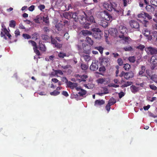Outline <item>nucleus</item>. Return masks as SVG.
Returning <instances> with one entry per match:
<instances>
[{
  "label": "nucleus",
  "mask_w": 157,
  "mask_h": 157,
  "mask_svg": "<svg viewBox=\"0 0 157 157\" xmlns=\"http://www.w3.org/2000/svg\"><path fill=\"white\" fill-rule=\"evenodd\" d=\"M126 28L124 26L120 25L119 27L118 31L122 34L119 35V37L121 39L123 43L128 44L129 43V39H130L128 37L125 36L124 35L126 33Z\"/></svg>",
  "instance_id": "nucleus-1"
},
{
  "label": "nucleus",
  "mask_w": 157,
  "mask_h": 157,
  "mask_svg": "<svg viewBox=\"0 0 157 157\" xmlns=\"http://www.w3.org/2000/svg\"><path fill=\"white\" fill-rule=\"evenodd\" d=\"M2 29H1L0 36L1 37L3 38L5 40H7V38L6 37L8 36L9 39H11V36L9 33V32L6 29L5 26L3 23L1 24Z\"/></svg>",
  "instance_id": "nucleus-2"
},
{
  "label": "nucleus",
  "mask_w": 157,
  "mask_h": 157,
  "mask_svg": "<svg viewBox=\"0 0 157 157\" xmlns=\"http://www.w3.org/2000/svg\"><path fill=\"white\" fill-rule=\"evenodd\" d=\"M116 4L114 2H105L104 3L103 6L105 8L109 11H111L116 6Z\"/></svg>",
  "instance_id": "nucleus-3"
},
{
  "label": "nucleus",
  "mask_w": 157,
  "mask_h": 157,
  "mask_svg": "<svg viewBox=\"0 0 157 157\" xmlns=\"http://www.w3.org/2000/svg\"><path fill=\"white\" fill-rule=\"evenodd\" d=\"M77 90L79 91L77 94V98L78 99H81L82 98V97L86 93V91L81 88L80 86L77 88Z\"/></svg>",
  "instance_id": "nucleus-4"
},
{
  "label": "nucleus",
  "mask_w": 157,
  "mask_h": 157,
  "mask_svg": "<svg viewBox=\"0 0 157 157\" xmlns=\"http://www.w3.org/2000/svg\"><path fill=\"white\" fill-rule=\"evenodd\" d=\"M145 49L147 54L151 55L156 54L157 52V48L154 47H147Z\"/></svg>",
  "instance_id": "nucleus-5"
},
{
  "label": "nucleus",
  "mask_w": 157,
  "mask_h": 157,
  "mask_svg": "<svg viewBox=\"0 0 157 157\" xmlns=\"http://www.w3.org/2000/svg\"><path fill=\"white\" fill-rule=\"evenodd\" d=\"M98 61L96 60H93L90 67L91 70L95 71L98 68Z\"/></svg>",
  "instance_id": "nucleus-6"
},
{
  "label": "nucleus",
  "mask_w": 157,
  "mask_h": 157,
  "mask_svg": "<svg viewBox=\"0 0 157 157\" xmlns=\"http://www.w3.org/2000/svg\"><path fill=\"white\" fill-rule=\"evenodd\" d=\"M29 43H31L32 45L34 46L33 48L34 52L38 56L40 55V52L39 51L37 50L36 43L33 40H29Z\"/></svg>",
  "instance_id": "nucleus-7"
},
{
  "label": "nucleus",
  "mask_w": 157,
  "mask_h": 157,
  "mask_svg": "<svg viewBox=\"0 0 157 157\" xmlns=\"http://www.w3.org/2000/svg\"><path fill=\"white\" fill-rule=\"evenodd\" d=\"M92 30L96 32L94 34V37L95 38H99L100 37L101 34L99 32H101V30L99 29L95 28L93 29Z\"/></svg>",
  "instance_id": "nucleus-8"
},
{
  "label": "nucleus",
  "mask_w": 157,
  "mask_h": 157,
  "mask_svg": "<svg viewBox=\"0 0 157 157\" xmlns=\"http://www.w3.org/2000/svg\"><path fill=\"white\" fill-rule=\"evenodd\" d=\"M67 85L68 87L70 88L71 89L75 88L77 90V88H78V85L77 83L75 82H72L70 81L67 82Z\"/></svg>",
  "instance_id": "nucleus-9"
},
{
  "label": "nucleus",
  "mask_w": 157,
  "mask_h": 157,
  "mask_svg": "<svg viewBox=\"0 0 157 157\" xmlns=\"http://www.w3.org/2000/svg\"><path fill=\"white\" fill-rule=\"evenodd\" d=\"M51 42L52 44L55 45V46L57 48H60L62 47V44L59 43H57L56 40L53 39L51 36Z\"/></svg>",
  "instance_id": "nucleus-10"
},
{
  "label": "nucleus",
  "mask_w": 157,
  "mask_h": 157,
  "mask_svg": "<svg viewBox=\"0 0 157 157\" xmlns=\"http://www.w3.org/2000/svg\"><path fill=\"white\" fill-rule=\"evenodd\" d=\"M104 19L107 21H111L112 20V17L107 12L104 11Z\"/></svg>",
  "instance_id": "nucleus-11"
},
{
  "label": "nucleus",
  "mask_w": 157,
  "mask_h": 157,
  "mask_svg": "<svg viewBox=\"0 0 157 157\" xmlns=\"http://www.w3.org/2000/svg\"><path fill=\"white\" fill-rule=\"evenodd\" d=\"M130 25L132 28L138 29L139 27V25L138 23L134 21H131L130 22Z\"/></svg>",
  "instance_id": "nucleus-12"
},
{
  "label": "nucleus",
  "mask_w": 157,
  "mask_h": 157,
  "mask_svg": "<svg viewBox=\"0 0 157 157\" xmlns=\"http://www.w3.org/2000/svg\"><path fill=\"white\" fill-rule=\"evenodd\" d=\"M134 76V74L132 71H130L128 73H125L124 75V78L128 80L130 78H132Z\"/></svg>",
  "instance_id": "nucleus-13"
},
{
  "label": "nucleus",
  "mask_w": 157,
  "mask_h": 157,
  "mask_svg": "<svg viewBox=\"0 0 157 157\" xmlns=\"http://www.w3.org/2000/svg\"><path fill=\"white\" fill-rule=\"evenodd\" d=\"M105 103V101L102 99L97 100L95 101L94 105L96 106H99L103 105Z\"/></svg>",
  "instance_id": "nucleus-14"
},
{
  "label": "nucleus",
  "mask_w": 157,
  "mask_h": 157,
  "mask_svg": "<svg viewBox=\"0 0 157 157\" xmlns=\"http://www.w3.org/2000/svg\"><path fill=\"white\" fill-rule=\"evenodd\" d=\"M151 63L153 65H155L157 63V55H154L151 57Z\"/></svg>",
  "instance_id": "nucleus-15"
},
{
  "label": "nucleus",
  "mask_w": 157,
  "mask_h": 157,
  "mask_svg": "<svg viewBox=\"0 0 157 157\" xmlns=\"http://www.w3.org/2000/svg\"><path fill=\"white\" fill-rule=\"evenodd\" d=\"M130 89L131 92L134 94L136 93L139 90V88L134 85L131 86Z\"/></svg>",
  "instance_id": "nucleus-16"
},
{
  "label": "nucleus",
  "mask_w": 157,
  "mask_h": 157,
  "mask_svg": "<svg viewBox=\"0 0 157 157\" xmlns=\"http://www.w3.org/2000/svg\"><path fill=\"white\" fill-rule=\"evenodd\" d=\"M88 78V76L86 75H81L79 78L77 79V80L79 81V82H81L82 81H85L86 78Z\"/></svg>",
  "instance_id": "nucleus-17"
},
{
  "label": "nucleus",
  "mask_w": 157,
  "mask_h": 157,
  "mask_svg": "<svg viewBox=\"0 0 157 157\" xmlns=\"http://www.w3.org/2000/svg\"><path fill=\"white\" fill-rule=\"evenodd\" d=\"M39 48L41 51H45L46 50V47L45 45L42 44L41 41H39Z\"/></svg>",
  "instance_id": "nucleus-18"
},
{
  "label": "nucleus",
  "mask_w": 157,
  "mask_h": 157,
  "mask_svg": "<svg viewBox=\"0 0 157 157\" xmlns=\"http://www.w3.org/2000/svg\"><path fill=\"white\" fill-rule=\"evenodd\" d=\"M82 33L85 36L91 35L92 33L91 32L87 30H83L81 31Z\"/></svg>",
  "instance_id": "nucleus-19"
},
{
  "label": "nucleus",
  "mask_w": 157,
  "mask_h": 157,
  "mask_svg": "<svg viewBox=\"0 0 157 157\" xmlns=\"http://www.w3.org/2000/svg\"><path fill=\"white\" fill-rule=\"evenodd\" d=\"M113 10L115 12V13L116 14L117 16H122L123 14V12L122 10H117L114 8Z\"/></svg>",
  "instance_id": "nucleus-20"
},
{
  "label": "nucleus",
  "mask_w": 157,
  "mask_h": 157,
  "mask_svg": "<svg viewBox=\"0 0 157 157\" xmlns=\"http://www.w3.org/2000/svg\"><path fill=\"white\" fill-rule=\"evenodd\" d=\"M79 21L81 23H84L86 22V19L83 16H79L78 18Z\"/></svg>",
  "instance_id": "nucleus-21"
},
{
  "label": "nucleus",
  "mask_w": 157,
  "mask_h": 157,
  "mask_svg": "<svg viewBox=\"0 0 157 157\" xmlns=\"http://www.w3.org/2000/svg\"><path fill=\"white\" fill-rule=\"evenodd\" d=\"M145 70V67L144 66H141V70L139 71V75L142 76Z\"/></svg>",
  "instance_id": "nucleus-22"
},
{
  "label": "nucleus",
  "mask_w": 157,
  "mask_h": 157,
  "mask_svg": "<svg viewBox=\"0 0 157 157\" xmlns=\"http://www.w3.org/2000/svg\"><path fill=\"white\" fill-rule=\"evenodd\" d=\"M116 102V100L114 98H112L109 101L108 104L110 105H112L115 104Z\"/></svg>",
  "instance_id": "nucleus-23"
},
{
  "label": "nucleus",
  "mask_w": 157,
  "mask_h": 157,
  "mask_svg": "<svg viewBox=\"0 0 157 157\" xmlns=\"http://www.w3.org/2000/svg\"><path fill=\"white\" fill-rule=\"evenodd\" d=\"M146 9L148 12H151L154 10V8L151 5L147 6L145 7Z\"/></svg>",
  "instance_id": "nucleus-24"
},
{
  "label": "nucleus",
  "mask_w": 157,
  "mask_h": 157,
  "mask_svg": "<svg viewBox=\"0 0 157 157\" xmlns=\"http://www.w3.org/2000/svg\"><path fill=\"white\" fill-rule=\"evenodd\" d=\"M84 86L87 89H91L94 87V85L93 83H89L87 84L84 85Z\"/></svg>",
  "instance_id": "nucleus-25"
},
{
  "label": "nucleus",
  "mask_w": 157,
  "mask_h": 157,
  "mask_svg": "<svg viewBox=\"0 0 157 157\" xmlns=\"http://www.w3.org/2000/svg\"><path fill=\"white\" fill-rule=\"evenodd\" d=\"M56 29L58 31H61L62 29V25L60 23L56 24L55 26Z\"/></svg>",
  "instance_id": "nucleus-26"
},
{
  "label": "nucleus",
  "mask_w": 157,
  "mask_h": 157,
  "mask_svg": "<svg viewBox=\"0 0 157 157\" xmlns=\"http://www.w3.org/2000/svg\"><path fill=\"white\" fill-rule=\"evenodd\" d=\"M132 83V82H129L127 81L126 82H125L124 83H123V84L122 85V87H127L128 86H129L131 85Z\"/></svg>",
  "instance_id": "nucleus-27"
},
{
  "label": "nucleus",
  "mask_w": 157,
  "mask_h": 157,
  "mask_svg": "<svg viewBox=\"0 0 157 157\" xmlns=\"http://www.w3.org/2000/svg\"><path fill=\"white\" fill-rule=\"evenodd\" d=\"M86 41L87 43L90 45H93V41L91 38L89 37H87L86 39Z\"/></svg>",
  "instance_id": "nucleus-28"
},
{
  "label": "nucleus",
  "mask_w": 157,
  "mask_h": 157,
  "mask_svg": "<svg viewBox=\"0 0 157 157\" xmlns=\"http://www.w3.org/2000/svg\"><path fill=\"white\" fill-rule=\"evenodd\" d=\"M16 22L12 20L10 21L9 26L10 27L14 28Z\"/></svg>",
  "instance_id": "nucleus-29"
},
{
  "label": "nucleus",
  "mask_w": 157,
  "mask_h": 157,
  "mask_svg": "<svg viewBox=\"0 0 157 157\" xmlns=\"http://www.w3.org/2000/svg\"><path fill=\"white\" fill-rule=\"evenodd\" d=\"M145 14L146 13L142 12L141 13H139L137 15L138 18H142L145 19Z\"/></svg>",
  "instance_id": "nucleus-30"
},
{
  "label": "nucleus",
  "mask_w": 157,
  "mask_h": 157,
  "mask_svg": "<svg viewBox=\"0 0 157 157\" xmlns=\"http://www.w3.org/2000/svg\"><path fill=\"white\" fill-rule=\"evenodd\" d=\"M94 49L98 50L101 54L103 53V48L101 46L96 47L94 48Z\"/></svg>",
  "instance_id": "nucleus-31"
},
{
  "label": "nucleus",
  "mask_w": 157,
  "mask_h": 157,
  "mask_svg": "<svg viewBox=\"0 0 157 157\" xmlns=\"http://www.w3.org/2000/svg\"><path fill=\"white\" fill-rule=\"evenodd\" d=\"M87 20L91 22H95L94 17L93 16H91L89 17H86Z\"/></svg>",
  "instance_id": "nucleus-32"
},
{
  "label": "nucleus",
  "mask_w": 157,
  "mask_h": 157,
  "mask_svg": "<svg viewBox=\"0 0 157 157\" xmlns=\"http://www.w3.org/2000/svg\"><path fill=\"white\" fill-rule=\"evenodd\" d=\"M56 73L57 74V76L59 77V75H63V72L60 70H56Z\"/></svg>",
  "instance_id": "nucleus-33"
},
{
  "label": "nucleus",
  "mask_w": 157,
  "mask_h": 157,
  "mask_svg": "<svg viewBox=\"0 0 157 157\" xmlns=\"http://www.w3.org/2000/svg\"><path fill=\"white\" fill-rule=\"evenodd\" d=\"M60 94V92L59 91H57L56 90L52 92H51L50 93V94L51 95L56 96H57Z\"/></svg>",
  "instance_id": "nucleus-34"
},
{
  "label": "nucleus",
  "mask_w": 157,
  "mask_h": 157,
  "mask_svg": "<svg viewBox=\"0 0 157 157\" xmlns=\"http://www.w3.org/2000/svg\"><path fill=\"white\" fill-rule=\"evenodd\" d=\"M81 67L82 70H86L87 69L88 66L86 64L82 63L81 65Z\"/></svg>",
  "instance_id": "nucleus-35"
},
{
  "label": "nucleus",
  "mask_w": 157,
  "mask_h": 157,
  "mask_svg": "<svg viewBox=\"0 0 157 157\" xmlns=\"http://www.w3.org/2000/svg\"><path fill=\"white\" fill-rule=\"evenodd\" d=\"M105 79L103 78H99L97 80V82L98 83L102 84L105 82Z\"/></svg>",
  "instance_id": "nucleus-36"
},
{
  "label": "nucleus",
  "mask_w": 157,
  "mask_h": 157,
  "mask_svg": "<svg viewBox=\"0 0 157 157\" xmlns=\"http://www.w3.org/2000/svg\"><path fill=\"white\" fill-rule=\"evenodd\" d=\"M151 79L154 82L157 83V75H152L151 77Z\"/></svg>",
  "instance_id": "nucleus-37"
},
{
  "label": "nucleus",
  "mask_w": 157,
  "mask_h": 157,
  "mask_svg": "<svg viewBox=\"0 0 157 157\" xmlns=\"http://www.w3.org/2000/svg\"><path fill=\"white\" fill-rule=\"evenodd\" d=\"M128 60L132 63H134L136 61V58L134 56H130L128 58Z\"/></svg>",
  "instance_id": "nucleus-38"
},
{
  "label": "nucleus",
  "mask_w": 157,
  "mask_h": 157,
  "mask_svg": "<svg viewBox=\"0 0 157 157\" xmlns=\"http://www.w3.org/2000/svg\"><path fill=\"white\" fill-rule=\"evenodd\" d=\"M72 17L76 21L78 17V14L76 13H73L72 15Z\"/></svg>",
  "instance_id": "nucleus-39"
},
{
  "label": "nucleus",
  "mask_w": 157,
  "mask_h": 157,
  "mask_svg": "<svg viewBox=\"0 0 157 157\" xmlns=\"http://www.w3.org/2000/svg\"><path fill=\"white\" fill-rule=\"evenodd\" d=\"M123 67L125 70H128L130 68L131 66L129 64L126 63L124 65Z\"/></svg>",
  "instance_id": "nucleus-40"
},
{
  "label": "nucleus",
  "mask_w": 157,
  "mask_h": 157,
  "mask_svg": "<svg viewBox=\"0 0 157 157\" xmlns=\"http://www.w3.org/2000/svg\"><path fill=\"white\" fill-rule=\"evenodd\" d=\"M83 57L86 61H88L91 59V57L87 55L83 56Z\"/></svg>",
  "instance_id": "nucleus-41"
},
{
  "label": "nucleus",
  "mask_w": 157,
  "mask_h": 157,
  "mask_svg": "<svg viewBox=\"0 0 157 157\" xmlns=\"http://www.w3.org/2000/svg\"><path fill=\"white\" fill-rule=\"evenodd\" d=\"M150 3L152 5L157 6V0H151Z\"/></svg>",
  "instance_id": "nucleus-42"
},
{
  "label": "nucleus",
  "mask_w": 157,
  "mask_h": 157,
  "mask_svg": "<svg viewBox=\"0 0 157 157\" xmlns=\"http://www.w3.org/2000/svg\"><path fill=\"white\" fill-rule=\"evenodd\" d=\"M43 21L46 23L48 24L49 23V18L48 16L46 17H43Z\"/></svg>",
  "instance_id": "nucleus-43"
},
{
  "label": "nucleus",
  "mask_w": 157,
  "mask_h": 157,
  "mask_svg": "<svg viewBox=\"0 0 157 157\" xmlns=\"http://www.w3.org/2000/svg\"><path fill=\"white\" fill-rule=\"evenodd\" d=\"M143 34L146 36H148L150 35V32L147 30H145L144 32H143Z\"/></svg>",
  "instance_id": "nucleus-44"
},
{
  "label": "nucleus",
  "mask_w": 157,
  "mask_h": 157,
  "mask_svg": "<svg viewBox=\"0 0 157 157\" xmlns=\"http://www.w3.org/2000/svg\"><path fill=\"white\" fill-rule=\"evenodd\" d=\"M41 37H42V39L44 40H46L49 38V36L46 35H41Z\"/></svg>",
  "instance_id": "nucleus-45"
},
{
  "label": "nucleus",
  "mask_w": 157,
  "mask_h": 157,
  "mask_svg": "<svg viewBox=\"0 0 157 157\" xmlns=\"http://www.w3.org/2000/svg\"><path fill=\"white\" fill-rule=\"evenodd\" d=\"M142 24L144 25L147 27L149 24V22L145 20H144L142 21Z\"/></svg>",
  "instance_id": "nucleus-46"
},
{
  "label": "nucleus",
  "mask_w": 157,
  "mask_h": 157,
  "mask_svg": "<svg viewBox=\"0 0 157 157\" xmlns=\"http://www.w3.org/2000/svg\"><path fill=\"white\" fill-rule=\"evenodd\" d=\"M23 36L25 39H29L31 38V36L27 34H23Z\"/></svg>",
  "instance_id": "nucleus-47"
},
{
  "label": "nucleus",
  "mask_w": 157,
  "mask_h": 157,
  "mask_svg": "<svg viewBox=\"0 0 157 157\" xmlns=\"http://www.w3.org/2000/svg\"><path fill=\"white\" fill-rule=\"evenodd\" d=\"M111 32L113 33V35L114 36H116L117 35V31L116 29H111Z\"/></svg>",
  "instance_id": "nucleus-48"
},
{
  "label": "nucleus",
  "mask_w": 157,
  "mask_h": 157,
  "mask_svg": "<svg viewBox=\"0 0 157 157\" xmlns=\"http://www.w3.org/2000/svg\"><path fill=\"white\" fill-rule=\"evenodd\" d=\"M124 49L125 50V51H131L132 48L130 46H128L126 47H125L124 48Z\"/></svg>",
  "instance_id": "nucleus-49"
},
{
  "label": "nucleus",
  "mask_w": 157,
  "mask_h": 157,
  "mask_svg": "<svg viewBox=\"0 0 157 157\" xmlns=\"http://www.w3.org/2000/svg\"><path fill=\"white\" fill-rule=\"evenodd\" d=\"M117 63L120 66L122 65L123 64V61L121 58H119L117 59Z\"/></svg>",
  "instance_id": "nucleus-50"
},
{
  "label": "nucleus",
  "mask_w": 157,
  "mask_h": 157,
  "mask_svg": "<svg viewBox=\"0 0 157 157\" xmlns=\"http://www.w3.org/2000/svg\"><path fill=\"white\" fill-rule=\"evenodd\" d=\"M61 67L64 69H66L68 68H71V67L70 65H67L66 66H62Z\"/></svg>",
  "instance_id": "nucleus-51"
},
{
  "label": "nucleus",
  "mask_w": 157,
  "mask_h": 157,
  "mask_svg": "<svg viewBox=\"0 0 157 157\" xmlns=\"http://www.w3.org/2000/svg\"><path fill=\"white\" fill-rule=\"evenodd\" d=\"M102 91L105 94H106L109 93L108 89L106 87H105L103 88V90Z\"/></svg>",
  "instance_id": "nucleus-52"
},
{
  "label": "nucleus",
  "mask_w": 157,
  "mask_h": 157,
  "mask_svg": "<svg viewBox=\"0 0 157 157\" xmlns=\"http://www.w3.org/2000/svg\"><path fill=\"white\" fill-rule=\"evenodd\" d=\"M146 17H147V19L149 20L151 19L152 18V16L151 15H150L147 13H146L145 18H146Z\"/></svg>",
  "instance_id": "nucleus-53"
},
{
  "label": "nucleus",
  "mask_w": 157,
  "mask_h": 157,
  "mask_svg": "<svg viewBox=\"0 0 157 157\" xmlns=\"http://www.w3.org/2000/svg\"><path fill=\"white\" fill-rule=\"evenodd\" d=\"M58 56L60 58H63L66 56V54L64 53L60 52Z\"/></svg>",
  "instance_id": "nucleus-54"
},
{
  "label": "nucleus",
  "mask_w": 157,
  "mask_h": 157,
  "mask_svg": "<svg viewBox=\"0 0 157 157\" xmlns=\"http://www.w3.org/2000/svg\"><path fill=\"white\" fill-rule=\"evenodd\" d=\"M15 35L16 37H17L18 36L20 35V32L19 30L18 29H17L15 31Z\"/></svg>",
  "instance_id": "nucleus-55"
},
{
  "label": "nucleus",
  "mask_w": 157,
  "mask_h": 157,
  "mask_svg": "<svg viewBox=\"0 0 157 157\" xmlns=\"http://www.w3.org/2000/svg\"><path fill=\"white\" fill-rule=\"evenodd\" d=\"M61 80L62 81L65 82V83H67V82H68V80L67 79V78L65 77H63L61 78Z\"/></svg>",
  "instance_id": "nucleus-56"
},
{
  "label": "nucleus",
  "mask_w": 157,
  "mask_h": 157,
  "mask_svg": "<svg viewBox=\"0 0 157 157\" xmlns=\"http://www.w3.org/2000/svg\"><path fill=\"white\" fill-rule=\"evenodd\" d=\"M34 8L35 6L34 5H32L29 8L28 10L30 11H32L34 10Z\"/></svg>",
  "instance_id": "nucleus-57"
},
{
  "label": "nucleus",
  "mask_w": 157,
  "mask_h": 157,
  "mask_svg": "<svg viewBox=\"0 0 157 157\" xmlns=\"http://www.w3.org/2000/svg\"><path fill=\"white\" fill-rule=\"evenodd\" d=\"M111 106V105H110L108 104L105 107L106 109L108 111V112H109L110 111Z\"/></svg>",
  "instance_id": "nucleus-58"
},
{
  "label": "nucleus",
  "mask_w": 157,
  "mask_h": 157,
  "mask_svg": "<svg viewBox=\"0 0 157 157\" xmlns=\"http://www.w3.org/2000/svg\"><path fill=\"white\" fill-rule=\"evenodd\" d=\"M152 27L153 29L157 30V23H153Z\"/></svg>",
  "instance_id": "nucleus-59"
},
{
  "label": "nucleus",
  "mask_w": 157,
  "mask_h": 157,
  "mask_svg": "<svg viewBox=\"0 0 157 157\" xmlns=\"http://www.w3.org/2000/svg\"><path fill=\"white\" fill-rule=\"evenodd\" d=\"M150 87L151 89L153 90H155L156 89V87L155 86L153 85H150Z\"/></svg>",
  "instance_id": "nucleus-60"
},
{
  "label": "nucleus",
  "mask_w": 157,
  "mask_h": 157,
  "mask_svg": "<svg viewBox=\"0 0 157 157\" xmlns=\"http://www.w3.org/2000/svg\"><path fill=\"white\" fill-rule=\"evenodd\" d=\"M45 6L43 5H41L38 6V8L40 10H43L45 8Z\"/></svg>",
  "instance_id": "nucleus-61"
},
{
  "label": "nucleus",
  "mask_w": 157,
  "mask_h": 157,
  "mask_svg": "<svg viewBox=\"0 0 157 157\" xmlns=\"http://www.w3.org/2000/svg\"><path fill=\"white\" fill-rule=\"evenodd\" d=\"M62 94L66 97H67L69 95L67 92L66 91H63L62 92Z\"/></svg>",
  "instance_id": "nucleus-62"
},
{
  "label": "nucleus",
  "mask_w": 157,
  "mask_h": 157,
  "mask_svg": "<svg viewBox=\"0 0 157 157\" xmlns=\"http://www.w3.org/2000/svg\"><path fill=\"white\" fill-rule=\"evenodd\" d=\"M124 95V93L123 92H121L119 94V98H121Z\"/></svg>",
  "instance_id": "nucleus-63"
},
{
  "label": "nucleus",
  "mask_w": 157,
  "mask_h": 157,
  "mask_svg": "<svg viewBox=\"0 0 157 157\" xmlns=\"http://www.w3.org/2000/svg\"><path fill=\"white\" fill-rule=\"evenodd\" d=\"M150 106L149 105H148L146 106H144V109L145 110H147L150 108Z\"/></svg>",
  "instance_id": "nucleus-64"
}]
</instances>
